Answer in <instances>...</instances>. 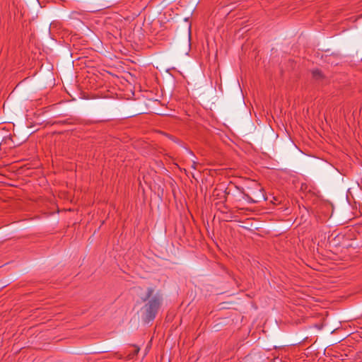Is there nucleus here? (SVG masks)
I'll list each match as a JSON object with an SVG mask.
<instances>
[{
	"mask_svg": "<svg viewBox=\"0 0 362 362\" xmlns=\"http://www.w3.org/2000/svg\"><path fill=\"white\" fill-rule=\"evenodd\" d=\"M163 295L160 292L155 293L152 287H148L141 300L145 303L141 311L142 318L145 322H149L155 319L163 303Z\"/></svg>",
	"mask_w": 362,
	"mask_h": 362,
	"instance_id": "1",
	"label": "nucleus"
},
{
	"mask_svg": "<svg viewBox=\"0 0 362 362\" xmlns=\"http://www.w3.org/2000/svg\"><path fill=\"white\" fill-rule=\"evenodd\" d=\"M333 206L330 202L321 199L318 195V218L325 221L332 216Z\"/></svg>",
	"mask_w": 362,
	"mask_h": 362,
	"instance_id": "2",
	"label": "nucleus"
},
{
	"mask_svg": "<svg viewBox=\"0 0 362 362\" xmlns=\"http://www.w3.org/2000/svg\"><path fill=\"white\" fill-rule=\"evenodd\" d=\"M320 316L323 317V322L321 325H318V330L322 329L323 327L327 325V320L325 319V317L328 316V311L325 309H322V310L320 311L318 310V319L320 318Z\"/></svg>",
	"mask_w": 362,
	"mask_h": 362,
	"instance_id": "3",
	"label": "nucleus"
},
{
	"mask_svg": "<svg viewBox=\"0 0 362 362\" xmlns=\"http://www.w3.org/2000/svg\"><path fill=\"white\" fill-rule=\"evenodd\" d=\"M139 348L137 346H134L133 355H136L139 353Z\"/></svg>",
	"mask_w": 362,
	"mask_h": 362,
	"instance_id": "4",
	"label": "nucleus"
},
{
	"mask_svg": "<svg viewBox=\"0 0 362 362\" xmlns=\"http://www.w3.org/2000/svg\"><path fill=\"white\" fill-rule=\"evenodd\" d=\"M197 164V162L193 161L192 164V168H194V169H196Z\"/></svg>",
	"mask_w": 362,
	"mask_h": 362,
	"instance_id": "5",
	"label": "nucleus"
},
{
	"mask_svg": "<svg viewBox=\"0 0 362 362\" xmlns=\"http://www.w3.org/2000/svg\"><path fill=\"white\" fill-rule=\"evenodd\" d=\"M333 331H334V329H333L332 328H330V329H329L327 330V332H329V333H332V332H333Z\"/></svg>",
	"mask_w": 362,
	"mask_h": 362,
	"instance_id": "6",
	"label": "nucleus"
},
{
	"mask_svg": "<svg viewBox=\"0 0 362 362\" xmlns=\"http://www.w3.org/2000/svg\"><path fill=\"white\" fill-rule=\"evenodd\" d=\"M316 73H317V71H313V75H315Z\"/></svg>",
	"mask_w": 362,
	"mask_h": 362,
	"instance_id": "7",
	"label": "nucleus"
},
{
	"mask_svg": "<svg viewBox=\"0 0 362 362\" xmlns=\"http://www.w3.org/2000/svg\"><path fill=\"white\" fill-rule=\"evenodd\" d=\"M320 317H322V318H320V320H322L323 321V317L320 316Z\"/></svg>",
	"mask_w": 362,
	"mask_h": 362,
	"instance_id": "8",
	"label": "nucleus"
},
{
	"mask_svg": "<svg viewBox=\"0 0 362 362\" xmlns=\"http://www.w3.org/2000/svg\"><path fill=\"white\" fill-rule=\"evenodd\" d=\"M317 75H318V78H319V77L320 76V72H319V71H318V73H317Z\"/></svg>",
	"mask_w": 362,
	"mask_h": 362,
	"instance_id": "9",
	"label": "nucleus"
},
{
	"mask_svg": "<svg viewBox=\"0 0 362 362\" xmlns=\"http://www.w3.org/2000/svg\"><path fill=\"white\" fill-rule=\"evenodd\" d=\"M321 358H318V362H321Z\"/></svg>",
	"mask_w": 362,
	"mask_h": 362,
	"instance_id": "10",
	"label": "nucleus"
}]
</instances>
